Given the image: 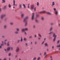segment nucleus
<instances>
[{
  "mask_svg": "<svg viewBox=\"0 0 60 60\" xmlns=\"http://www.w3.org/2000/svg\"><path fill=\"white\" fill-rule=\"evenodd\" d=\"M56 47H60V44L59 45H57Z\"/></svg>",
  "mask_w": 60,
  "mask_h": 60,
  "instance_id": "obj_21",
  "label": "nucleus"
},
{
  "mask_svg": "<svg viewBox=\"0 0 60 60\" xmlns=\"http://www.w3.org/2000/svg\"><path fill=\"white\" fill-rule=\"evenodd\" d=\"M35 21L36 22H37V20L36 19L35 20Z\"/></svg>",
  "mask_w": 60,
  "mask_h": 60,
  "instance_id": "obj_36",
  "label": "nucleus"
},
{
  "mask_svg": "<svg viewBox=\"0 0 60 60\" xmlns=\"http://www.w3.org/2000/svg\"><path fill=\"white\" fill-rule=\"evenodd\" d=\"M59 26H60V24H59Z\"/></svg>",
  "mask_w": 60,
  "mask_h": 60,
  "instance_id": "obj_64",
  "label": "nucleus"
},
{
  "mask_svg": "<svg viewBox=\"0 0 60 60\" xmlns=\"http://www.w3.org/2000/svg\"><path fill=\"white\" fill-rule=\"evenodd\" d=\"M46 13H47V14H49V15H51V14L49 12H46V11H44L39 12V13H46Z\"/></svg>",
  "mask_w": 60,
  "mask_h": 60,
  "instance_id": "obj_1",
  "label": "nucleus"
},
{
  "mask_svg": "<svg viewBox=\"0 0 60 60\" xmlns=\"http://www.w3.org/2000/svg\"><path fill=\"white\" fill-rule=\"evenodd\" d=\"M54 11H56V9L55 8H54L53 9Z\"/></svg>",
  "mask_w": 60,
  "mask_h": 60,
  "instance_id": "obj_37",
  "label": "nucleus"
},
{
  "mask_svg": "<svg viewBox=\"0 0 60 60\" xmlns=\"http://www.w3.org/2000/svg\"><path fill=\"white\" fill-rule=\"evenodd\" d=\"M51 33H53L52 32H51L50 33H49V34H51Z\"/></svg>",
  "mask_w": 60,
  "mask_h": 60,
  "instance_id": "obj_24",
  "label": "nucleus"
},
{
  "mask_svg": "<svg viewBox=\"0 0 60 60\" xmlns=\"http://www.w3.org/2000/svg\"><path fill=\"white\" fill-rule=\"evenodd\" d=\"M39 36L40 37H41V35L40 34H39Z\"/></svg>",
  "mask_w": 60,
  "mask_h": 60,
  "instance_id": "obj_43",
  "label": "nucleus"
},
{
  "mask_svg": "<svg viewBox=\"0 0 60 60\" xmlns=\"http://www.w3.org/2000/svg\"><path fill=\"white\" fill-rule=\"evenodd\" d=\"M34 28L35 27V26L34 25L33 26Z\"/></svg>",
  "mask_w": 60,
  "mask_h": 60,
  "instance_id": "obj_48",
  "label": "nucleus"
},
{
  "mask_svg": "<svg viewBox=\"0 0 60 60\" xmlns=\"http://www.w3.org/2000/svg\"><path fill=\"white\" fill-rule=\"evenodd\" d=\"M2 1H3V3H5V0H3Z\"/></svg>",
  "mask_w": 60,
  "mask_h": 60,
  "instance_id": "obj_20",
  "label": "nucleus"
},
{
  "mask_svg": "<svg viewBox=\"0 0 60 60\" xmlns=\"http://www.w3.org/2000/svg\"><path fill=\"white\" fill-rule=\"evenodd\" d=\"M55 14H56V15H57V12L56 11L55 12Z\"/></svg>",
  "mask_w": 60,
  "mask_h": 60,
  "instance_id": "obj_15",
  "label": "nucleus"
},
{
  "mask_svg": "<svg viewBox=\"0 0 60 60\" xmlns=\"http://www.w3.org/2000/svg\"><path fill=\"white\" fill-rule=\"evenodd\" d=\"M46 53L45 52L44 53V55H46Z\"/></svg>",
  "mask_w": 60,
  "mask_h": 60,
  "instance_id": "obj_40",
  "label": "nucleus"
},
{
  "mask_svg": "<svg viewBox=\"0 0 60 60\" xmlns=\"http://www.w3.org/2000/svg\"><path fill=\"white\" fill-rule=\"evenodd\" d=\"M15 34H18V32H15Z\"/></svg>",
  "mask_w": 60,
  "mask_h": 60,
  "instance_id": "obj_25",
  "label": "nucleus"
},
{
  "mask_svg": "<svg viewBox=\"0 0 60 60\" xmlns=\"http://www.w3.org/2000/svg\"><path fill=\"white\" fill-rule=\"evenodd\" d=\"M56 35L55 34H53V37H54V38L53 39V41H55V40H56Z\"/></svg>",
  "mask_w": 60,
  "mask_h": 60,
  "instance_id": "obj_3",
  "label": "nucleus"
},
{
  "mask_svg": "<svg viewBox=\"0 0 60 60\" xmlns=\"http://www.w3.org/2000/svg\"><path fill=\"white\" fill-rule=\"evenodd\" d=\"M5 16V15H2L1 16V19H3V17H4V16Z\"/></svg>",
  "mask_w": 60,
  "mask_h": 60,
  "instance_id": "obj_9",
  "label": "nucleus"
},
{
  "mask_svg": "<svg viewBox=\"0 0 60 60\" xmlns=\"http://www.w3.org/2000/svg\"><path fill=\"white\" fill-rule=\"evenodd\" d=\"M41 19L42 20H43V17L41 18Z\"/></svg>",
  "mask_w": 60,
  "mask_h": 60,
  "instance_id": "obj_39",
  "label": "nucleus"
},
{
  "mask_svg": "<svg viewBox=\"0 0 60 60\" xmlns=\"http://www.w3.org/2000/svg\"><path fill=\"white\" fill-rule=\"evenodd\" d=\"M45 40H46V38H44V40L45 41Z\"/></svg>",
  "mask_w": 60,
  "mask_h": 60,
  "instance_id": "obj_58",
  "label": "nucleus"
},
{
  "mask_svg": "<svg viewBox=\"0 0 60 60\" xmlns=\"http://www.w3.org/2000/svg\"><path fill=\"white\" fill-rule=\"evenodd\" d=\"M52 29V28H51L50 29V31H51Z\"/></svg>",
  "mask_w": 60,
  "mask_h": 60,
  "instance_id": "obj_26",
  "label": "nucleus"
},
{
  "mask_svg": "<svg viewBox=\"0 0 60 60\" xmlns=\"http://www.w3.org/2000/svg\"><path fill=\"white\" fill-rule=\"evenodd\" d=\"M2 44H1V46H2V45H4V44H3L4 43V41H2Z\"/></svg>",
  "mask_w": 60,
  "mask_h": 60,
  "instance_id": "obj_17",
  "label": "nucleus"
},
{
  "mask_svg": "<svg viewBox=\"0 0 60 60\" xmlns=\"http://www.w3.org/2000/svg\"><path fill=\"white\" fill-rule=\"evenodd\" d=\"M26 46H27V44L26 43Z\"/></svg>",
  "mask_w": 60,
  "mask_h": 60,
  "instance_id": "obj_50",
  "label": "nucleus"
},
{
  "mask_svg": "<svg viewBox=\"0 0 60 60\" xmlns=\"http://www.w3.org/2000/svg\"><path fill=\"white\" fill-rule=\"evenodd\" d=\"M4 44H5V45H6V43L5 42L4 43Z\"/></svg>",
  "mask_w": 60,
  "mask_h": 60,
  "instance_id": "obj_45",
  "label": "nucleus"
},
{
  "mask_svg": "<svg viewBox=\"0 0 60 60\" xmlns=\"http://www.w3.org/2000/svg\"><path fill=\"white\" fill-rule=\"evenodd\" d=\"M55 3L54 2H52V7H53L54 5H55Z\"/></svg>",
  "mask_w": 60,
  "mask_h": 60,
  "instance_id": "obj_5",
  "label": "nucleus"
},
{
  "mask_svg": "<svg viewBox=\"0 0 60 60\" xmlns=\"http://www.w3.org/2000/svg\"><path fill=\"white\" fill-rule=\"evenodd\" d=\"M8 55L9 56H11V53H9Z\"/></svg>",
  "mask_w": 60,
  "mask_h": 60,
  "instance_id": "obj_29",
  "label": "nucleus"
},
{
  "mask_svg": "<svg viewBox=\"0 0 60 60\" xmlns=\"http://www.w3.org/2000/svg\"><path fill=\"white\" fill-rule=\"evenodd\" d=\"M13 8H15V7H13Z\"/></svg>",
  "mask_w": 60,
  "mask_h": 60,
  "instance_id": "obj_63",
  "label": "nucleus"
},
{
  "mask_svg": "<svg viewBox=\"0 0 60 60\" xmlns=\"http://www.w3.org/2000/svg\"><path fill=\"white\" fill-rule=\"evenodd\" d=\"M24 41H26V38H24Z\"/></svg>",
  "mask_w": 60,
  "mask_h": 60,
  "instance_id": "obj_32",
  "label": "nucleus"
},
{
  "mask_svg": "<svg viewBox=\"0 0 60 60\" xmlns=\"http://www.w3.org/2000/svg\"><path fill=\"white\" fill-rule=\"evenodd\" d=\"M31 9H34V6L33 5H31Z\"/></svg>",
  "mask_w": 60,
  "mask_h": 60,
  "instance_id": "obj_6",
  "label": "nucleus"
},
{
  "mask_svg": "<svg viewBox=\"0 0 60 60\" xmlns=\"http://www.w3.org/2000/svg\"><path fill=\"white\" fill-rule=\"evenodd\" d=\"M25 34H26V33L25 32Z\"/></svg>",
  "mask_w": 60,
  "mask_h": 60,
  "instance_id": "obj_60",
  "label": "nucleus"
},
{
  "mask_svg": "<svg viewBox=\"0 0 60 60\" xmlns=\"http://www.w3.org/2000/svg\"><path fill=\"white\" fill-rule=\"evenodd\" d=\"M39 2H38L37 3V5L38 6H39Z\"/></svg>",
  "mask_w": 60,
  "mask_h": 60,
  "instance_id": "obj_14",
  "label": "nucleus"
},
{
  "mask_svg": "<svg viewBox=\"0 0 60 60\" xmlns=\"http://www.w3.org/2000/svg\"><path fill=\"white\" fill-rule=\"evenodd\" d=\"M59 40H58V41H57V43H59Z\"/></svg>",
  "mask_w": 60,
  "mask_h": 60,
  "instance_id": "obj_34",
  "label": "nucleus"
},
{
  "mask_svg": "<svg viewBox=\"0 0 60 60\" xmlns=\"http://www.w3.org/2000/svg\"><path fill=\"white\" fill-rule=\"evenodd\" d=\"M52 49H53V48H54V46H52Z\"/></svg>",
  "mask_w": 60,
  "mask_h": 60,
  "instance_id": "obj_53",
  "label": "nucleus"
},
{
  "mask_svg": "<svg viewBox=\"0 0 60 60\" xmlns=\"http://www.w3.org/2000/svg\"><path fill=\"white\" fill-rule=\"evenodd\" d=\"M25 30L26 31H27V28H25L24 29H22V32H24L25 31Z\"/></svg>",
  "mask_w": 60,
  "mask_h": 60,
  "instance_id": "obj_4",
  "label": "nucleus"
},
{
  "mask_svg": "<svg viewBox=\"0 0 60 60\" xmlns=\"http://www.w3.org/2000/svg\"><path fill=\"white\" fill-rule=\"evenodd\" d=\"M53 24V23H52L51 24V25H52Z\"/></svg>",
  "mask_w": 60,
  "mask_h": 60,
  "instance_id": "obj_49",
  "label": "nucleus"
},
{
  "mask_svg": "<svg viewBox=\"0 0 60 60\" xmlns=\"http://www.w3.org/2000/svg\"><path fill=\"white\" fill-rule=\"evenodd\" d=\"M7 41V40H5V41Z\"/></svg>",
  "mask_w": 60,
  "mask_h": 60,
  "instance_id": "obj_61",
  "label": "nucleus"
},
{
  "mask_svg": "<svg viewBox=\"0 0 60 60\" xmlns=\"http://www.w3.org/2000/svg\"><path fill=\"white\" fill-rule=\"evenodd\" d=\"M8 7H9V8H10V7H11V5H10V4H9L8 5Z\"/></svg>",
  "mask_w": 60,
  "mask_h": 60,
  "instance_id": "obj_16",
  "label": "nucleus"
},
{
  "mask_svg": "<svg viewBox=\"0 0 60 60\" xmlns=\"http://www.w3.org/2000/svg\"><path fill=\"white\" fill-rule=\"evenodd\" d=\"M35 59H36V58L35 57L33 59V60H35Z\"/></svg>",
  "mask_w": 60,
  "mask_h": 60,
  "instance_id": "obj_27",
  "label": "nucleus"
},
{
  "mask_svg": "<svg viewBox=\"0 0 60 60\" xmlns=\"http://www.w3.org/2000/svg\"><path fill=\"white\" fill-rule=\"evenodd\" d=\"M13 5L14 6L15 5V1L14 0H13Z\"/></svg>",
  "mask_w": 60,
  "mask_h": 60,
  "instance_id": "obj_11",
  "label": "nucleus"
},
{
  "mask_svg": "<svg viewBox=\"0 0 60 60\" xmlns=\"http://www.w3.org/2000/svg\"><path fill=\"white\" fill-rule=\"evenodd\" d=\"M6 60V58H5L4 59V60Z\"/></svg>",
  "mask_w": 60,
  "mask_h": 60,
  "instance_id": "obj_51",
  "label": "nucleus"
},
{
  "mask_svg": "<svg viewBox=\"0 0 60 60\" xmlns=\"http://www.w3.org/2000/svg\"><path fill=\"white\" fill-rule=\"evenodd\" d=\"M23 16H24V14H22V15H21V17L22 18V17H23Z\"/></svg>",
  "mask_w": 60,
  "mask_h": 60,
  "instance_id": "obj_18",
  "label": "nucleus"
},
{
  "mask_svg": "<svg viewBox=\"0 0 60 60\" xmlns=\"http://www.w3.org/2000/svg\"><path fill=\"white\" fill-rule=\"evenodd\" d=\"M23 6L24 7V8H26V6L24 4H23Z\"/></svg>",
  "mask_w": 60,
  "mask_h": 60,
  "instance_id": "obj_13",
  "label": "nucleus"
},
{
  "mask_svg": "<svg viewBox=\"0 0 60 60\" xmlns=\"http://www.w3.org/2000/svg\"><path fill=\"white\" fill-rule=\"evenodd\" d=\"M11 50H12V48L11 47Z\"/></svg>",
  "mask_w": 60,
  "mask_h": 60,
  "instance_id": "obj_47",
  "label": "nucleus"
},
{
  "mask_svg": "<svg viewBox=\"0 0 60 60\" xmlns=\"http://www.w3.org/2000/svg\"><path fill=\"white\" fill-rule=\"evenodd\" d=\"M39 16L38 15H36V17H38Z\"/></svg>",
  "mask_w": 60,
  "mask_h": 60,
  "instance_id": "obj_22",
  "label": "nucleus"
},
{
  "mask_svg": "<svg viewBox=\"0 0 60 60\" xmlns=\"http://www.w3.org/2000/svg\"><path fill=\"white\" fill-rule=\"evenodd\" d=\"M19 40L18 41V42H19Z\"/></svg>",
  "mask_w": 60,
  "mask_h": 60,
  "instance_id": "obj_62",
  "label": "nucleus"
},
{
  "mask_svg": "<svg viewBox=\"0 0 60 60\" xmlns=\"http://www.w3.org/2000/svg\"><path fill=\"white\" fill-rule=\"evenodd\" d=\"M32 37V36H30V37H29V38H31Z\"/></svg>",
  "mask_w": 60,
  "mask_h": 60,
  "instance_id": "obj_54",
  "label": "nucleus"
},
{
  "mask_svg": "<svg viewBox=\"0 0 60 60\" xmlns=\"http://www.w3.org/2000/svg\"><path fill=\"white\" fill-rule=\"evenodd\" d=\"M36 43H37V42H35V44H36Z\"/></svg>",
  "mask_w": 60,
  "mask_h": 60,
  "instance_id": "obj_41",
  "label": "nucleus"
},
{
  "mask_svg": "<svg viewBox=\"0 0 60 60\" xmlns=\"http://www.w3.org/2000/svg\"><path fill=\"white\" fill-rule=\"evenodd\" d=\"M10 24L11 25H12V24H13L12 23H11Z\"/></svg>",
  "mask_w": 60,
  "mask_h": 60,
  "instance_id": "obj_38",
  "label": "nucleus"
},
{
  "mask_svg": "<svg viewBox=\"0 0 60 60\" xmlns=\"http://www.w3.org/2000/svg\"><path fill=\"white\" fill-rule=\"evenodd\" d=\"M30 5V4H29L28 5V7H27L29 9V6Z\"/></svg>",
  "mask_w": 60,
  "mask_h": 60,
  "instance_id": "obj_12",
  "label": "nucleus"
},
{
  "mask_svg": "<svg viewBox=\"0 0 60 60\" xmlns=\"http://www.w3.org/2000/svg\"><path fill=\"white\" fill-rule=\"evenodd\" d=\"M6 26H4V28H6Z\"/></svg>",
  "mask_w": 60,
  "mask_h": 60,
  "instance_id": "obj_44",
  "label": "nucleus"
},
{
  "mask_svg": "<svg viewBox=\"0 0 60 60\" xmlns=\"http://www.w3.org/2000/svg\"><path fill=\"white\" fill-rule=\"evenodd\" d=\"M16 52H18L19 51V47H17V49L16 50Z\"/></svg>",
  "mask_w": 60,
  "mask_h": 60,
  "instance_id": "obj_8",
  "label": "nucleus"
},
{
  "mask_svg": "<svg viewBox=\"0 0 60 60\" xmlns=\"http://www.w3.org/2000/svg\"><path fill=\"white\" fill-rule=\"evenodd\" d=\"M6 6H5L4 7V9H5V8H6Z\"/></svg>",
  "mask_w": 60,
  "mask_h": 60,
  "instance_id": "obj_35",
  "label": "nucleus"
},
{
  "mask_svg": "<svg viewBox=\"0 0 60 60\" xmlns=\"http://www.w3.org/2000/svg\"><path fill=\"white\" fill-rule=\"evenodd\" d=\"M20 8H21V5H20Z\"/></svg>",
  "mask_w": 60,
  "mask_h": 60,
  "instance_id": "obj_31",
  "label": "nucleus"
},
{
  "mask_svg": "<svg viewBox=\"0 0 60 60\" xmlns=\"http://www.w3.org/2000/svg\"><path fill=\"white\" fill-rule=\"evenodd\" d=\"M40 59V57H39L38 58L37 60H39V59Z\"/></svg>",
  "mask_w": 60,
  "mask_h": 60,
  "instance_id": "obj_23",
  "label": "nucleus"
},
{
  "mask_svg": "<svg viewBox=\"0 0 60 60\" xmlns=\"http://www.w3.org/2000/svg\"><path fill=\"white\" fill-rule=\"evenodd\" d=\"M28 19V17H26V18L24 19V22H25V26H26L27 25V21L26 20Z\"/></svg>",
  "mask_w": 60,
  "mask_h": 60,
  "instance_id": "obj_2",
  "label": "nucleus"
},
{
  "mask_svg": "<svg viewBox=\"0 0 60 60\" xmlns=\"http://www.w3.org/2000/svg\"><path fill=\"white\" fill-rule=\"evenodd\" d=\"M9 42H8V45H7V46H9Z\"/></svg>",
  "mask_w": 60,
  "mask_h": 60,
  "instance_id": "obj_28",
  "label": "nucleus"
},
{
  "mask_svg": "<svg viewBox=\"0 0 60 60\" xmlns=\"http://www.w3.org/2000/svg\"><path fill=\"white\" fill-rule=\"evenodd\" d=\"M21 41H22V37H21Z\"/></svg>",
  "mask_w": 60,
  "mask_h": 60,
  "instance_id": "obj_33",
  "label": "nucleus"
},
{
  "mask_svg": "<svg viewBox=\"0 0 60 60\" xmlns=\"http://www.w3.org/2000/svg\"><path fill=\"white\" fill-rule=\"evenodd\" d=\"M34 13H32V20H33V19H34Z\"/></svg>",
  "mask_w": 60,
  "mask_h": 60,
  "instance_id": "obj_7",
  "label": "nucleus"
},
{
  "mask_svg": "<svg viewBox=\"0 0 60 60\" xmlns=\"http://www.w3.org/2000/svg\"><path fill=\"white\" fill-rule=\"evenodd\" d=\"M10 47H8L7 48V50L8 51H9V50H10Z\"/></svg>",
  "mask_w": 60,
  "mask_h": 60,
  "instance_id": "obj_10",
  "label": "nucleus"
},
{
  "mask_svg": "<svg viewBox=\"0 0 60 60\" xmlns=\"http://www.w3.org/2000/svg\"><path fill=\"white\" fill-rule=\"evenodd\" d=\"M45 46H47V43H46L45 44Z\"/></svg>",
  "mask_w": 60,
  "mask_h": 60,
  "instance_id": "obj_19",
  "label": "nucleus"
},
{
  "mask_svg": "<svg viewBox=\"0 0 60 60\" xmlns=\"http://www.w3.org/2000/svg\"><path fill=\"white\" fill-rule=\"evenodd\" d=\"M36 9V8L35 7V8H34V11H35V10Z\"/></svg>",
  "mask_w": 60,
  "mask_h": 60,
  "instance_id": "obj_30",
  "label": "nucleus"
},
{
  "mask_svg": "<svg viewBox=\"0 0 60 60\" xmlns=\"http://www.w3.org/2000/svg\"><path fill=\"white\" fill-rule=\"evenodd\" d=\"M50 58H52V57L51 56H50Z\"/></svg>",
  "mask_w": 60,
  "mask_h": 60,
  "instance_id": "obj_59",
  "label": "nucleus"
},
{
  "mask_svg": "<svg viewBox=\"0 0 60 60\" xmlns=\"http://www.w3.org/2000/svg\"><path fill=\"white\" fill-rule=\"evenodd\" d=\"M36 37V35H35V37Z\"/></svg>",
  "mask_w": 60,
  "mask_h": 60,
  "instance_id": "obj_52",
  "label": "nucleus"
},
{
  "mask_svg": "<svg viewBox=\"0 0 60 60\" xmlns=\"http://www.w3.org/2000/svg\"><path fill=\"white\" fill-rule=\"evenodd\" d=\"M17 57V55L15 56V57Z\"/></svg>",
  "mask_w": 60,
  "mask_h": 60,
  "instance_id": "obj_55",
  "label": "nucleus"
},
{
  "mask_svg": "<svg viewBox=\"0 0 60 60\" xmlns=\"http://www.w3.org/2000/svg\"><path fill=\"white\" fill-rule=\"evenodd\" d=\"M4 50H5V51H6V49H4Z\"/></svg>",
  "mask_w": 60,
  "mask_h": 60,
  "instance_id": "obj_56",
  "label": "nucleus"
},
{
  "mask_svg": "<svg viewBox=\"0 0 60 60\" xmlns=\"http://www.w3.org/2000/svg\"><path fill=\"white\" fill-rule=\"evenodd\" d=\"M1 8H0V11H1Z\"/></svg>",
  "mask_w": 60,
  "mask_h": 60,
  "instance_id": "obj_57",
  "label": "nucleus"
},
{
  "mask_svg": "<svg viewBox=\"0 0 60 60\" xmlns=\"http://www.w3.org/2000/svg\"><path fill=\"white\" fill-rule=\"evenodd\" d=\"M17 31H19V30L18 29H17Z\"/></svg>",
  "mask_w": 60,
  "mask_h": 60,
  "instance_id": "obj_46",
  "label": "nucleus"
},
{
  "mask_svg": "<svg viewBox=\"0 0 60 60\" xmlns=\"http://www.w3.org/2000/svg\"><path fill=\"white\" fill-rule=\"evenodd\" d=\"M44 41H43V42H42V44H43V43H44Z\"/></svg>",
  "mask_w": 60,
  "mask_h": 60,
  "instance_id": "obj_42",
  "label": "nucleus"
}]
</instances>
